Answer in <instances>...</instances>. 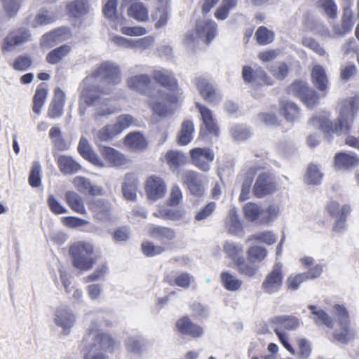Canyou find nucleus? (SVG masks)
Returning <instances> with one entry per match:
<instances>
[{"instance_id":"nucleus-45","label":"nucleus","mask_w":359,"mask_h":359,"mask_svg":"<svg viewBox=\"0 0 359 359\" xmlns=\"http://www.w3.org/2000/svg\"><path fill=\"white\" fill-rule=\"evenodd\" d=\"M56 16L53 13L49 12L46 10L40 11L34 18L29 22L32 27H37L40 25H46L54 22L56 20Z\"/></svg>"},{"instance_id":"nucleus-12","label":"nucleus","mask_w":359,"mask_h":359,"mask_svg":"<svg viewBox=\"0 0 359 359\" xmlns=\"http://www.w3.org/2000/svg\"><path fill=\"white\" fill-rule=\"evenodd\" d=\"M190 157L196 167L203 172H208L210 169V163L215 159V154L210 148L197 147L190 150Z\"/></svg>"},{"instance_id":"nucleus-22","label":"nucleus","mask_w":359,"mask_h":359,"mask_svg":"<svg viewBox=\"0 0 359 359\" xmlns=\"http://www.w3.org/2000/svg\"><path fill=\"white\" fill-rule=\"evenodd\" d=\"M153 78L161 86L171 91H177L178 89L176 79L172 73L168 69H161L154 71Z\"/></svg>"},{"instance_id":"nucleus-4","label":"nucleus","mask_w":359,"mask_h":359,"mask_svg":"<svg viewBox=\"0 0 359 359\" xmlns=\"http://www.w3.org/2000/svg\"><path fill=\"white\" fill-rule=\"evenodd\" d=\"M94 251L93 245L87 242H77L71 245L69 255L73 266L83 271H88L93 269L95 259L92 257Z\"/></svg>"},{"instance_id":"nucleus-47","label":"nucleus","mask_w":359,"mask_h":359,"mask_svg":"<svg viewBox=\"0 0 359 359\" xmlns=\"http://www.w3.org/2000/svg\"><path fill=\"white\" fill-rule=\"evenodd\" d=\"M351 208L349 205H344L341 208V213L335 218L333 225V231L337 233H342L346 229V221L350 214Z\"/></svg>"},{"instance_id":"nucleus-19","label":"nucleus","mask_w":359,"mask_h":359,"mask_svg":"<svg viewBox=\"0 0 359 359\" xmlns=\"http://www.w3.org/2000/svg\"><path fill=\"white\" fill-rule=\"evenodd\" d=\"M78 151L83 158L91 163L93 165L100 168L105 166L104 162L93 151L88 140L84 137H81L80 139Z\"/></svg>"},{"instance_id":"nucleus-14","label":"nucleus","mask_w":359,"mask_h":359,"mask_svg":"<svg viewBox=\"0 0 359 359\" xmlns=\"http://www.w3.org/2000/svg\"><path fill=\"white\" fill-rule=\"evenodd\" d=\"M145 189L148 198L154 201L163 198L167 191L164 181L161 177L154 175L147 179Z\"/></svg>"},{"instance_id":"nucleus-7","label":"nucleus","mask_w":359,"mask_h":359,"mask_svg":"<svg viewBox=\"0 0 359 359\" xmlns=\"http://www.w3.org/2000/svg\"><path fill=\"white\" fill-rule=\"evenodd\" d=\"M32 34L29 29L21 27L9 31L1 43L3 54L11 53L17 48L32 41Z\"/></svg>"},{"instance_id":"nucleus-43","label":"nucleus","mask_w":359,"mask_h":359,"mask_svg":"<svg viewBox=\"0 0 359 359\" xmlns=\"http://www.w3.org/2000/svg\"><path fill=\"white\" fill-rule=\"evenodd\" d=\"M279 212L280 208L278 205L272 204L266 209H264L262 207V213L260 214L259 224H271L278 218Z\"/></svg>"},{"instance_id":"nucleus-53","label":"nucleus","mask_w":359,"mask_h":359,"mask_svg":"<svg viewBox=\"0 0 359 359\" xmlns=\"http://www.w3.org/2000/svg\"><path fill=\"white\" fill-rule=\"evenodd\" d=\"M237 3L238 0H222L220 6L215 13V18L220 20L226 19L230 11L236 7Z\"/></svg>"},{"instance_id":"nucleus-56","label":"nucleus","mask_w":359,"mask_h":359,"mask_svg":"<svg viewBox=\"0 0 359 359\" xmlns=\"http://www.w3.org/2000/svg\"><path fill=\"white\" fill-rule=\"evenodd\" d=\"M135 122V118L130 114H121L116 119V123L112 124L118 135L123 130L129 128Z\"/></svg>"},{"instance_id":"nucleus-1","label":"nucleus","mask_w":359,"mask_h":359,"mask_svg":"<svg viewBox=\"0 0 359 359\" xmlns=\"http://www.w3.org/2000/svg\"><path fill=\"white\" fill-rule=\"evenodd\" d=\"M358 109L359 96L350 97L342 102L336 121H331L328 115L323 114L313 116L311 118L310 123L320 128L326 138L330 140L334 134L340 135L349 132Z\"/></svg>"},{"instance_id":"nucleus-28","label":"nucleus","mask_w":359,"mask_h":359,"mask_svg":"<svg viewBox=\"0 0 359 359\" xmlns=\"http://www.w3.org/2000/svg\"><path fill=\"white\" fill-rule=\"evenodd\" d=\"M359 163L358 156L351 152H339L334 156V165L338 169H349Z\"/></svg>"},{"instance_id":"nucleus-20","label":"nucleus","mask_w":359,"mask_h":359,"mask_svg":"<svg viewBox=\"0 0 359 359\" xmlns=\"http://www.w3.org/2000/svg\"><path fill=\"white\" fill-rule=\"evenodd\" d=\"M176 327L180 333L194 338L201 337L203 334V327L192 323L187 316L180 318L176 323Z\"/></svg>"},{"instance_id":"nucleus-41","label":"nucleus","mask_w":359,"mask_h":359,"mask_svg":"<svg viewBox=\"0 0 359 359\" xmlns=\"http://www.w3.org/2000/svg\"><path fill=\"white\" fill-rule=\"evenodd\" d=\"M71 49L70 46L67 44L62 45L49 52L46 55V60L49 64H57L69 54Z\"/></svg>"},{"instance_id":"nucleus-23","label":"nucleus","mask_w":359,"mask_h":359,"mask_svg":"<svg viewBox=\"0 0 359 359\" xmlns=\"http://www.w3.org/2000/svg\"><path fill=\"white\" fill-rule=\"evenodd\" d=\"M181 180L185 184L191 193L195 196H201L203 189L201 185L199 174L193 170L184 171L181 175Z\"/></svg>"},{"instance_id":"nucleus-5","label":"nucleus","mask_w":359,"mask_h":359,"mask_svg":"<svg viewBox=\"0 0 359 359\" xmlns=\"http://www.w3.org/2000/svg\"><path fill=\"white\" fill-rule=\"evenodd\" d=\"M95 78H100L103 82L117 85L121 81V74L119 66L111 61H105L93 72L91 75L83 81V86H93L91 83Z\"/></svg>"},{"instance_id":"nucleus-3","label":"nucleus","mask_w":359,"mask_h":359,"mask_svg":"<svg viewBox=\"0 0 359 359\" xmlns=\"http://www.w3.org/2000/svg\"><path fill=\"white\" fill-rule=\"evenodd\" d=\"M101 93L102 90L100 88L87 86L83 87L81 94V100L93 108L92 116L96 122L100 121L103 118H107L119 110L110 103L109 100L102 97Z\"/></svg>"},{"instance_id":"nucleus-48","label":"nucleus","mask_w":359,"mask_h":359,"mask_svg":"<svg viewBox=\"0 0 359 359\" xmlns=\"http://www.w3.org/2000/svg\"><path fill=\"white\" fill-rule=\"evenodd\" d=\"M248 261L252 263H260L267 256V250L264 247L252 245L247 250Z\"/></svg>"},{"instance_id":"nucleus-32","label":"nucleus","mask_w":359,"mask_h":359,"mask_svg":"<svg viewBox=\"0 0 359 359\" xmlns=\"http://www.w3.org/2000/svg\"><path fill=\"white\" fill-rule=\"evenodd\" d=\"M308 308L311 311L312 316L311 318L316 325H324L329 328H333L334 321L325 311L314 305H309Z\"/></svg>"},{"instance_id":"nucleus-60","label":"nucleus","mask_w":359,"mask_h":359,"mask_svg":"<svg viewBox=\"0 0 359 359\" xmlns=\"http://www.w3.org/2000/svg\"><path fill=\"white\" fill-rule=\"evenodd\" d=\"M255 36L257 43L260 45L269 44L273 41L274 38L273 32L264 26H261L257 29Z\"/></svg>"},{"instance_id":"nucleus-59","label":"nucleus","mask_w":359,"mask_h":359,"mask_svg":"<svg viewBox=\"0 0 359 359\" xmlns=\"http://www.w3.org/2000/svg\"><path fill=\"white\" fill-rule=\"evenodd\" d=\"M41 166L39 161H34L32 163L31 171L29 176V183L32 187H38L41 182Z\"/></svg>"},{"instance_id":"nucleus-15","label":"nucleus","mask_w":359,"mask_h":359,"mask_svg":"<svg viewBox=\"0 0 359 359\" xmlns=\"http://www.w3.org/2000/svg\"><path fill=\"white\" fill-rule=\"evenodd\" d=\"M177 101V97L174 95H168L163 90H159L157 92L156 98H151L150 105L153 111L160 116H167L170 112L165 102L174 103Z\"/></svg>"},{"instance_id":"nucleus-52","label":"nucleus","mask_w":359,"mask_h":359,"mask_svg":"<svg viewBox=\"0 0 359 359\" xmlns=\"http://www.w3.org/2000/svg\"><path fill=\"white\" fill-rule=\"evenodd\" d=\"M112 124H107L95 133V140L108 142L118 135Z\"/></svg>"},{"instance_id":"nucleus-18","label":"nucleus","mask_w":359,"mask_h":359,"mask_svg":"<svg viewBox=\"0 0 359 359\" xmlns=\"http://www.w3.org/2000/svg\"><path fill=\"white\" fill-rule=\"evenodd\" d=\"M275 184L271 176L267 172L259 175L253 187V192L257 197L262 198L274 191Z\"/></svg>"},{"instance_id":"nucleus-2","label":"nucleus","mask_w":359,"mask_h":359,"mask_svg":"<svg viewBox=\"0 0 359 359\" xmlns=\"http://www.w3.org/2000/svg\"><path fill=\"white\" fill-rule=\"evenodd\" d=\"M83 348L87 353L84 359H109V357L101 351L113 353L118 344L109 334L102 332L97 328L90 327L84 335Z\"/></svg>"},{"instance_id":"nucleus-31","label":"nucleus","mask_w":359,"mask_h":359,"mask_svg":"<svg viewBox=\"0 0 359 359\" xmlns=\"http://www.w3.org/2000/svg\"><path fill=\"white\" fill-rule=\"evenodd\" d=\"M355 330L351 327V323L337 325V328L333 333L334 338L340 343L347 344L354 339Z\"/></svg>"},{"instance_id":"nucleus-11","label":"nucleus","mask_w":359,"mask_h":359,"mask_svg":"<svg viewBox=\"0 0 359 359\" xmlns=\"http://www.w3.org/2000/svg\"><path fill=\"white\" fill-rule=\"evenodd\" d=\"M283 280L282 264L276 263L262 283L263 292L269 294L279 292L283 285Z\"/></svg>"},{"instance_id":"nucleus-21","label":"nucleus","mask_w":359,"mask_h":359,"mask_svg":"<svg viewBox=\"0 0 359 359\" xmlns=\"http://www.w3.org/2000/svg\"><path fill=\"white\" fill-rule=\"evenodd\" d=\"M74 187L81 194L90 195H102L103 188L93 184L88 179L76 176L73 179L72 182Z\"/></svg>"},{"instance_id":"nucleus-62","label":"nucleus","mask_w":359,"mask_h":359,"mask_svg":"<svg viewBox=\"0 0 359 359\" xmlns=\"http://www.w3.org/2000/svg\"><path fill=\"white\" fill-rule=\"evenodd\" d=\"M68 6L69 11L76 17L85 14L89 8L87 0H75Z\"/></svg>"},{"instance_id":"nucleus-50","label":"nucleus","mask_w":359,"mask_h":359,"mask_svg":"<svg viewBox=\"0 0 359 359\" xmlns=\"http://www.w3.org/2000/svg\"><path fill=\"white\" fill-rule=\"evenodd\" d=\"M234 264L240 274L248 277L254 276L257 271V267L255 266V264L250 262V261L246 262L244 257L236 262Z\"/></svg>"},{"instance_id":"nucleus-38","label":"nucleus","mask_w":359,"mask_h":359,"mask_svg":"<svg viewBox=\"0 0 359 359\" xmlns=\"http://www.w3.org/2000/svg\"><path fill=\"white\" fill-rule=\"evenodd\" d=\"M165 280L171 286H178L184 289L189 287L191 283L194 281V277L188 273H181L175 277L168 275Z\"/></svg>"},{"instance_id":"nucleus-16","label":"nucleus","mask_w":359,"mask_h":359,"mask_svg":"<svg viewBox=\"0 0 359 359\" xmlns=\"http://www.w3.org/2000/svg\"><path fill=\"white\" fill-rule=\"evenodd\" d=\"M147 229L150 237L163 244L168 243L176 238L175 231L167 226L150 224L147 225Z\"/></svg>"},{"instance_id":"nucleus-27","label":"nucleus","mask_w":359,"mask_h":359,"mask_svg":"<svg viewBox=\"0 0 359 359\" xmlns=\"http://www.w3.org/2000/svg\"><path fill=\"white\" fill-rule=\"evenodd\" d=\"M155 27L161 28L166 25L169 19V8L168 1L158 0V5L154 13L151 14Z\"/></svg>"},{"instance_id":"nucleus-30","label":"nucleus","mask_w":359,"mask_h":359,"mask_svg":"<svg viewBox=\"0 0 359 359\" xmlns=\"http://www.w3.org/2000/svg\"><path fill=\"white\" fill-rule=\"evenodd\" d=\"M311 77L315 86L321 92H326L328 88L329 81L325 69L319 65L313 66Z\"/></svg>"},{"instance_id":"nucleus-42","label":"nucleus","mask_w":359,"mask_h":359,"mask_svg":"<svg viewBox=\"0 0 359 359\" xmlns=\"http://www.w3.org/2000/svg\"><path fill=\"white\" fill-rule=\"evenodd\" d=\"M128 15L140 22H145L149 20L147 8L140 2L134 3L130 6Z\"/></svg>"},{"instance_id":"nucleus-51","label":"nucleus","mask_w":359,"mask_h":359,"mask_svg":"<svg viewBox=\"0 0 359 359\" xmlns=\"http://www.w3.org/2000/svg\"><path fill=\"white\" fill-rule=\"evenodd\" d=\"M323 173L317 165L310 164L305 175V182L308 184L317 185L321 183Z\"/></svg>"},{"instance_id":"nucleus-55","label":"nucleus","mask_w":359,"mask_h":359,"mask_svg":"<svg viewBox=\"0 0 359 359\" xmlns=\"http://www.w3.org/2000/svg\"><path fill=\"white\" fill-rule=\"evenodd\" d=\"M165 160L171 169H177L186 161L185 155L178 151H170L165 155Z\"/></svg>"},{"instance_id":"nucleus-35","label":"nucleus","mask_w":359,"mask_h":359,"mask_svg":"<svg viewBox=\"0 0 359 359\" xmlns=\"http://www.w3.org/2000/svg\"><path fill=\"white\" fill-rule=\"evenodd\" d=\"M124 144L134 151H142L147 143L143 135L138 132L130 133L125 137Z\"/></svg>"},{"instance_id":"nucleus-57","label":"nucleus","mask_w":359,"mask_h":359,"mask_svg":"<svg viewBox=\"0 0 359 359\" xmlns=\"http://www.w3.org/2000/svg\"><path fill=\"white\" fill-rule=\"evenodd\" d=\"M259 241L267 245H272L277 241L276 236L270 231H265L261 233L253 234L249 236L247 242Z\"/></svg>"},{"instance_id":"nucleus-63","label":"nucleus","mask_w":359,"mask_h":359,"mask_svg":"<svg viewBox=\"0 0 359 359\" xmlns=\"http://www.w3.org/2000/svg\"><path fill=\"white\" fill-rule=\"evenodd\" d=\"M318 6L322 8L325 14L331 19L337 16V6L334 0H319Z\"/></svg>"},{"instance_id":"nucleus-58","label":"nucleus","mask_w":359,"mask_h":359,"mask_svg":"<svg viewBox=\"0 0 359 359\" xmlns=\"http://www.w3.org/2000/svg\"><path fill=\"white\" fill-rule=\"evenodd\" d=\"M332 311L337 325L351 323L349 313L344 305L334 304Z\"/></svg>"},{"instance_id":"nucleus-61","label":"nucleus","mask_w":359,"mask_h":359,"mask_svg":"<svg viewBox=\"0 0 359 359\" xmlns=\"http://www.w3.org/2000/svg\"><path fill=\"white\" fill-rule=\"evenodd\" d=\"M108 266L106 263L100 264L93 273L83 278V283L94 282L103 280L105 274L107 273Z\"/></svg>"},{"instance_id":"nucleus-9","label":"nucleus","mask_w":359,"mask_h":359,"mask_svg":"<svg viewBox=\"0 0 359 359\" xmlns=\"http://www.w3.org/2000/svg\"><path fill=\"white\" fill-rule=\"evenodd\" d=\"M76 320V316L67 307H58L54 312L53 322L57 327L61 329V334L64 336H67L71 333Z\"/></svg>"},{"instance_id":"nucleus-39","label":"nucleus","mask_w":359,"mask_h":359,"mask_svg":"<svg viewBox=\"0 0 359 359\" xmlns=\"http://www.w3.org/2000/svg\"><path fill=\"white\" fill-rule=\"evenodd\" d=\"M271 323L279 325L287 330H296L299 325V320L292 316H278L270 319Z\"/></svg>"},{"instance_id":"nucleus-26","label":"nucleus","mask_w":359,"mask_h":359,"mask_svg":"<svg viewBox=\"0 0 359 359\" xmlns=\"http://www.w3.org/2000/svg\"><path fill=\"white\" fill-rule=\"evenodd\" d=\"M100 154L104 158L105 167H114L123 165L126 163L124 156L112 147H104L100 149Z\"/></svg>"},{"instance_id":"nucleus-40","label":"nucleus","mask_w":359,"mask_h":359,"mask_svg":"<svg viewBox=\"0 0 359 359\" xmlns=\"http://www.w3.org/2000/svg\"><path fill=\"white\" fill-rule=\"evenodd\" d=\"M220 278L223 286L229 291L239 290L242 286V280L229 271L222 272Z\"/></svg>"},{"instance_id":"nucleus-17","label":"nucleus","mask_w":359,"mask_h":359,"mask_svg":"<svg viewBox=\"0 0 359 359\" xmlns=\"http://www.w3.org/2000/svg\"><path fill=\"white\" fill-rule=\"evenodd\" d=\"M196 107L201 116V131H205L207 133H212L215 135H218L219 128L217 126L212 111L206 106L199 103H196Z\"/></svg>"},{"instance_id":"nucleus-13","label":"nucleus","mask_w":359,"mask_h":359,"mask_svg":"<svg viewBox=\"0 0 359 359\" xmlns=\"http://www.w3.org/2000/svg\"><path fill=\"white\" fill-rule=\"evenodd\" d=\"M88 208L93 217L102 222L111 219V203L104 199H93L88 203Z\"/></svg>"},{"instance_id":"nucleus-36","label":"nucleus","mask_w":359,"mask_h":359,"mask_svg":"<svg viewBox=\"0 0 359 359\" xmlns=\"http://www.w3.org/2000/svg\"><path fill=\"white\" fill-rule=\"evenodd\" d=\"M128 351L140 354L144 351L149 345V341L142 337H129L125 342Z\"/></svg>"},{"instance_id":"nucleus-6","label":"nucleus","mask_w":359,"mask_h":359,"mask_svg":"<svg viewBox=\"0 0 359 359\" xmlns=\"http://www.w3.org/2000/svg\"><path fill=\"white\" fill-rule=\"evenodd\" d=\"M217 34V25L212 20H199L196 25V30L187 32L184 39L187 44L201 40L206 43L216 36Z\"/></svg>"},{"instance_id":"nucleus-46","label":"nucleus","mask_w":359,"mask_h":359,"mask_svg":"<svg viewBox=\"0 0 359 359\" xmlns=\"http://www.w3.org/2000/svg\"><path fill=\"white\" fill-rule=\"evenodd\" d=\"M280 109L287 121L294 122L299 116V108L294 102L283 101L280 103Z\"/></svg>"},{"instance_id":"nucleus-54","label":"nucleus","mask_w":359,"mask_h":359,"mask_svg":"<svg viewBox=\"0 0 359 359\" xmlns=\"http://www.w3.org/2000/svg\"><path fill=\"white\" fill-rule=\"evenodd\" d=\"M47 94V90L44 88H42L41 86L36 88L35 94L33 97L32 110L34 113L36 114H40L41 109L43 107L46 100Z\"/></svg>"},{"instance_id":"nucleus-49","label":"nucleus","mask_w":359,"mask_h":359,"mask_svg":"<svg viewBox=\"0 0 359 359\" xmlns=\"http://www.w3.org/2000/svg\"><path fill=\"white\" fill-rule=\"evenodd\" d=\"M243 213L248 221H257L259 224L262 206L255 203H248L243 207Z\"/></svg>"},{"instance_id":"nucleus-29","label":"nucleus","mask_w":359,"mask_h":359,"mask_svg":"<svg viewBox=\"0 0 359 359\" xmlns=\"http://www.w3.org/2000/svg\"><path fill=\"white\" fill-rule=\"evenodd\" d=\"M222 250L226 257L232 260L234 264L244 257L243 245L238 242L226 241L223 244Z\"/></svg>"},{"instance_id":"nucleus-37","label":"nucleus","mask_w":359,"mask_h":359,"mask_svg":"<svg viewBox=\"0 0 359 359\" xmlns=\"http://www.w3.org/2000/svg\"><path fill=\"white\" fill-rule=\"evenodd\" d=\"M194 130V125L192 121H184L182 123L181 130L177 135L178 143L180 145L188 144L193 139Z\"/></svg>"},{"instance_id":"nucleus-44","label":"nucleus","mask_w":359,"mask_h":359,"mask_svg":"<svg viewBox=\"0 0 359 359\" xmlns=\"http://www.w3.org/2000/svg\"><path fill=\"white\" fill-rule=\"evenodd\" d=\"M226 226L231 234L236 235L241 231L242 224L238 219V215L235 208L229 210L226 219Z\"/></svg>"},{"instance_id":"nucleus-34","label":"nucleus","mask_w":359,"mask_h":359,"mask_svg":"<svg viewBox=\"0 0 359 359\" xmlns=\"http://www.w3.org/2000/svg\"><path fill=\"white\" fill-rule=\"evenodd\" d=\"M65 200L74 212L81 215H86L87 213L82 197L76 191H66Z\"/></svg>"},{"instance_id":"nucleus-24","label":"nucleus","mask_w":359,"mask_h":359,"mask_svg":"<svg viewBox=\"0 0 359 359\" xmlns=\"http://www.w3.org/2000/svg\"><path fill=\"white\" fill-rule=\"evenodd\" d=\"M65 103V93L60 88H57L54 92L53 99L48 110V116L50 118H55L62 116Z\"/></svg>"},{"instance_id":"nucleus-64","label":"nucleus","mask_w":359,"mask_h":359,"mask_svg":"<svg viewBox=\"0 0 359 359\" xmlns=\"http://www.w3.org/2000/svg\"><path fill=\"white\" fill-rule=\"evenodd\" d=\"M32 64V60L27 55L23 54L18 56L13 64V67L17 71L24 72L27 70Z\"/></svg>"},{"instance_id":"nucleus-10","label":"nucleus","mask_w":359,"mask_h":359,"mask_svg":"<svg viewBox=\"0 0 359 359\" xmlns=\"http://www.w3.org/2000/svg\"><path fill=\"white\" fill-rule=\"evenodd\" d=\"M202 97L212 105L219 104L222 100V95L209 81L203 77H197L194 80Z\"/></svg>"},{"instance_id":"nucleus-8","label":"nucleus","mask_w":359,"mask_h":359,"mask_svg":"<svg viewBox=\"0 0 359 359\" xmlns=\"http://www.w3.org/2000/svg\"><path fill=\"white\" fill-rule=\"evenodd\" d=\"M287 91L289 94L300 98L309 109H312L318 103L319 97L317 93L311 89L305 81H294L288 87Z\"/></svg>"},{"instance_id":"nucleus-33","label":"nucleus","mask_w":359,"mask_h":359,"mask_svg":"<svg viewBox=\"0 0 359 359\" xmlns=\"http://www.w3.org/2000/svg\"><path fill=\"white\" fill-rule=\"evenodd\" d=\"M57 163L60 170L64 175H72L79 171L81 168V165L69 156H60Z\"/></svg>"},{"instance_id":"nucleus-25","label":"nucleus","mask_w":359,"mask_h":359,"mask_svg":"<svg viewBox=\"0 0 359 359\" xmlns=\"http://www.w3.org/2000/svg\"><path fill=\"white\" fill-rule=\"evenodd\" d=\"M151 83V78L147 74H137L128 77L126 80L127 86L141 94H146Z\"/></svg>"}]
</instances>
